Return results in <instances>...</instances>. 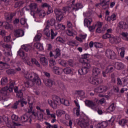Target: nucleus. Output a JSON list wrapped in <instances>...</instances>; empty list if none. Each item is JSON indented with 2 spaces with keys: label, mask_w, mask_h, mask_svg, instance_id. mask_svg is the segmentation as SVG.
<instances>
[{
  "label": "nucleus",
  "mask_w": 128,
  "mask_h": 128,
  "mask_svg": "<svg viewBox=\"0 0 128 128\" xmlns=\"http://www.w3.org/2000/svg\"><path fill=\"white\" fill-rule=\"evenodd\" d=\"M28 78H29V80H30V82H32V84L36 82L37 86L42 85V81L40 80V78L38 74L34 72H32L28 75Z\"/></svg>",
  "instance_id": "f257e3e1"
},
{
  "label": "nucleus",
  "mask_w": 128,
  "mask_h": 128,
  "mask_svg": "<svg viewBox=\"0 0 128 128\" xmlns=\"http://www.w3.org/2000/svg\"><path fill=\"white\" fill-rule=\"evenodd\" d=\"M56 16V20L57 22H60L64 19V12H62V9L56 8L54 10Z\"/></svg>",
  "instance_id": "f03ea898"
},
{
  "label": "nucleus",
  "mask_w": 128,
  "mask_h": 128,
  "mask_svg": "<svg viewBox=\"0 0 128 128\" xmlns=\"http://www.w3.org/2000/svg\"><path fill=\"white\" fill-rule=\"evenodd\" d=\"M18 55L20 56V58H22L23 62H24L28 63V62H30V58L28 57V54H26L24 53V52L22 50V49H20L18 52Z\"/></svg>",
  "instance_id": "7ed1b4c3"
},
{
  "label": "nucleus",
  "mask_w": 128,
  "mask_h": 128,
  "mask_svg": "<svg viewBox=\"0 0 128 128\" xmlns=\"http://www.w3.org/2000/svg\"><path fill=\"white\" fill-rule=\"evenodd\" d=\"M84 6L82 3H76L74 6H72V10H71L72 14L74 16H76V14H78V11L80 8H82Z\"/></svg>",
  "instance_id": "20e7f679"
},
{
  "label": "nucleus",
  "mask_w": 128,
  "mask_h": 128,
  "mask_svg": "<svg viewBox=\"0 0 128 128\" xmlns=\"http://www.w3.org/2000/svg\"><path fill=\"white\" fill-rule=\"evenodd\" d=\"M88 80L90 84H94V86H98L100 84H102V80L100 78H96L94 77L91 76L88 78Z\"/></svg>",
  "instance_id": "39448f33"
},
{
  "label": "nucleus",
  "mask_w": 128,
  "mask_h": 128,
  "mask_svg": "<svg viewBox=\"0 0 128 128\" xmlns=\"http://www.w3.org/2000/svg\"><path fill=\"white\" fill-rule=\"evenodd\" d=\"M106 56L108 58H110L111 60H116V54L114 52L110 49H107L106 50Z\"/></svg>",
  "instance_id": "423d86ee"
},
{
  "label": "nucleus",
  "mask_w": 128,
  "mask_h": 128,
  "mask_svg": "<svg viewBox=\"0 0 128 128\" xmlns=\"http://www.w3.org/2000/svg\"><path fill=\"white\" fill-rule=\"evenodd\" d=\"M28 6L30 10L31 16H34V15L38 12V10H36L38 5L36 3H31L28 5Z\"/></svg>",
  "instance_id": "0eeeda50"
},
{
  "label": "nucleus",
  "mask_w": 128,
  "mask_h": 128,
  "mask_svg": "<svg viewBox=\"0 0 128 128\" xmlns=\"http://www.w3.org/2000/svg\"><path fill=\"white\" fill-rule=\"evenodd\" d=\"M84 103L86 106L90 108L92 110H96V104L92 100H86L84 101Z\"/></svg>",
  "instance_id": "6e6552de"
},
{
  "label": "nucleus",
  "mask_w": 128,
  "mask_h": 128,
  "mask_svg": "<svg viewBox=\"0 0 128 128\" xmlns=\"http://www.w3.org/2000/svg\"><path fill=\"white\" fill-rule=\"evenodd\" d=\"M78 124H79L82 128H90V122L84 119L80 120L78 122Z\"/></svg>",
  "instance_id": "1a4fd4ad"
},
{
  "label": "nucleus",
  "mask_w": 128,
  "mask_h": 128,
  "mask_svg": "<svg viewBox=\"0 0 128 128\" xmlns=\"http://www.w3.org/2000/svg\"><path fill=\"white\" fill-rule=\"evenodd\" d=\"M14 34L16 38H20L24 36V31L20 29L16 30H14Z\"/></svg>",
  "instance_id": "9d476101"
},
{
  "label": "nucleus",
  "mask_w": 128,
  "mask_h": 128,
  "mask_svg": "<svg viewBox=\"0 0 128 128\" xmlns=\"http://www.w3.org/2000/svg\"><path fill=\"white\" fill-rule=\"evenodd\" d=\"M14 92L16 93L17 98H22L24 96V93L22 92V90H18V87L16 86L14 88Z\"/></svg>",
  "instance_id": "9b49d317"
},
{
  "label": "nucleus",
  "mask_w": 128,
  "mask_h": 128,
  "mask_svg": "<svg viewBox=\"0 0 128 128\" xmlns=\"http://www.w3.org/2000/svg\"><path fill=\"white\" fill-rule=\"evenodd\" d=\"M108 86H101L97 88V90L99 94H104L108 90Z\"/></svg>",
  "instance_id": "f8f14e48"
},
{
  "label": "nucleus",
  "mask_w": 128,
  "mask_h": 128,
  "mask_svg": "<svg viewBox=\"0 0 128 128\" xmlns=\"http://www.w3.org/2000/svg\"><path fill=\"white\" fill-rule=\"evenodd\" d=\"M14 88V83H11L10 84L9 87H8V86H6L2 88V90H4V92H6V90H8L10 92H12Z\"/></svg>",
  "instance_id": "ddd939ff"
},
{
  "label": "nucleus",
  "mask_w": 128,
  "mask_h": 128,
  "mask_svg": "<svg viewBox=\"0 0 128 128\" xmlns=\"http://www.w3.org/2000/svg\"><path fill=\"white\" fill-rule=\"evenodd\" d=\"M16 16V13H8V12H6L4 14L5 18L6 20H12V18Z\"/></svg>",
  "instance_id": "4468645a"
},
{
  "label": "nucleus",
  "mask_w": 128,
  "mask_h": 128,
  "mask_svg": "<svg viewBox=\"0 0 128 128\" xmlns=\"http://www.w3.org/2000/svg\"><path fill=\"white\" fill-rule=\"evenodd\" d=\"M53 72L56 74L62 76V74L63 70L62 68H58V67H54Z\"/></svg>",
  "instance_id": "2eb2a0df"
},
{
  "label": "nucleus",
  "mask_w": 128,
  "mask_h": 128,
  "mask_svg": "<svg viewBox=\"0 0 128 128\" xmlns=\"http://www.w3.org/2000/svg\"><path fill=\"white\" fill-rule=\"evenodd\" d=\"M50 26L47 24L44 30V34L47 38H50Z\"/></svg>",
  "instance_id": "dca6fc26"
},
{
  "label": "nucleus",
  "mask_w": 128,
  "mask_h": 128,
  "mask_svg": "<svg viewBox=\"0 0 128 128\" xmlns=\"http://www.w3.org/2000/svg\"><path fill=\"white\" fill-rule=\"evenodd\" d=\"M30 62H28L27 64L28 66H32V64H36L37 66H40V63L36 61L35 58H29Z\"/></svg>",
  "instance_id": "f3484780"
},
{
  "label": "nucleus",
  "mask_w": 128,
  "mask_h": 128,
  "mask_svg": "<svg viewBox=\"0 0 128 128\" xmlns=\"http://www.w3.org/2000/svg\"><path fill=\"white\" fill-rule=\"evenodd\" d=\"M102 70L98 68H94L92 69V75L94 76H98L100 74Z\"/></svg>",
  "instance_id": "a211bd4d"
},
{
  "label": "nucleus",
  "mask_w": 128,
  "mask_h": 128,
  "mask_svg": "<svg viewBox=\"0 0 128 128\" xmlns=\"http://www.w3.org/2000/svg\"><path fill=\"white\" fill-rule=\"evenodd\" d=\"M110 32H112V29L109 28L107 30V32L103 35L102 38L106 40V38H112V34H110Z\"/></svg>",
  "instance_id": "6ab92c4d"
},
{
  "label": "nucleus",
  "mask_w": 128,
  "mask_h": 128,
  "mask_svg": "<svg viewBox=\"0 0 128 128\" xmlns=\"http://www.w3.org/2000/svg\"><path fill=\"white\" fill-rule=\"evenodd\" d=\"M111 42L112 44H120V38L118 36H114L111 38Z\"/></svg>",
  "instance_id": "aec40b11"
},
{
  "label": "nucleus",
  "mask_w": 128,
  "mask_h": 128,
  "mask_svg": "<svg viewBox=\"0 0 128 128\" xmlns=\"http://www.w3.org/2000/svg\"><path fill=\"white\" fill-rule=\"evenodd\" d=\"M64 72L66 74H74V72L72 71V69L70 67L66 68L63 70Z\"/></svg>",
  "instance_id": "412c9836"
},
{
  "label": "nucleus",
  "mask_w": 128,
  "mask_h": 128,
  "mask_svg": "<svg viewBox=\"0 0 128 128\" xmlns=\"http://www.w3.org/2000/svg\"><path fill=\"white\" fill-rule=\"evenodd\" d=\"M19 98H20V100H18V102L19 104L20 102V106L21 108H24V106H26V104H28V102L26 101V100L23 97Z\"/></svg>",
  "instance_id": "4be33fe9"
},
{
  "label": "nucleus",
  "mask_w": 128,
  "mask_h": 128,
  "mask_svg": "<svg viewBox=\"0 0 128 128\" xmlns=\"http://www.w3.org/2000/svg\"><path fill=\"white\" fill-rule=\"evenodd\" d=\"M119 28H122V30H128V26L126 24V22H119V25H118Z\"/></svg>",
  "instance_id": "5701e85b"
},
{
  "label": "nucleus",
  "mask_w": 128,
  "mask_h": 128,
  "mask_svg": "<svg viewBox=\"0 0 128 128\" xmlns=\"http://www.w3.org/2000/svg\"><path fill=\"white\" fill-rule=\"evenodd\" d=\"M53 100L55 102V104H60V102H62V100H60V98L58 97V96L54 95L53 96Z\"/></svg>",
  "instance_id": "b1692460"
},
{
  "label": "nucleus",
  "mask_w": 128,
  "mask_h": 128,
  "mask_svg": "<svg viewBox=\"0 0 128 128\" xmlns=\"http://www.w3.org/2000/svg\"><path fill=\"white\" fill-rule=\"evenodd\" d=\"M4 25V27L5 28L6 30H13L14 27L12 26L10 24H9L8 22H2Z\"/></svg>",
  "instance_id": "393cba45"
},
{
  "label": "nucleus",
  "mask_w": 128,
  "mask_h": 128,
  "mask_svg": "<svg viewBox=\"0 0 128 128\" xmlns=\"http://www.w3.org/2000/svg\"><path fill=\"white\" fill-rule=\"evenodd\" d=\"M8 82V77H3L1 79L0 84L2 86H6Z\"/></svg>",
  "instance_id": "a878e982"
},
{
  "label": "nucleus",
  "mask_w": 128,
  "mask_h": 128,
  "mask_svg": "<svg viewBox=\"0 0 128 128\" xmlns=\"http://www.w3.org/2000/svg\"><path fill=\"white\" fill-rule=\"evenodd\" d=\"M37 10V12L38 13V14L40 16V18H44V16H46V12H44V10H40V11H38V9L37 8L36 9Z\"/></svg>",
  "instance_id": "bb28decb"
},
{
  "label": "nucleus",
  "mask_w": 128,
  "mask_h": 128,
  "mask_svg": "<svg viewBox=\"0 0 128 128\" xmlns=\"http://www.w3.org/2000/svg\"><path fill=\"white\" fill-rule=\"evenodd\" d=\"M92 20L90 18H85L84 20V26H86L87 28H88L92 24Z\"/></svg>",
  "instance_id": "cd10ccee"
},
{
  "label": "nucleus",
  "mask_w": 128,
  "mask_h": 128,
  "mask_svg": "<svg viewBox=\"0 0 128 128\" xmlns=\"http://www.w3.org/2000/svg\"><path fill=\"white\" fill-rule=\"evenodd\" d=\"M53 52L55 54L54 58H58V56H60L61 53L60 50V48H56Z\"/></svg>",
  "instance_id": "c85d7f7f"
},
{
  "label": "nucleus",
  "mask_w": 128,
  "mask_h": 128,
  "mask_svg": "<svg viewBox=\"0 0 128 128\" xmlns=\"http://www.w3.org/2000/svg\"><path fill=\"white\" fill-rule=\"evenodd\" d=\"M40 62L43 66H48V59L45 57H42L40 58Z\"/></svg>",
  "instance_id": "c756f323"
},
{
  "label": "nucleus",
  "mask_w": 128,
  "mask_h": 128,
  "mask_svg": "<svg viewBox=\"0 0 128 128\" xmlns=\"http://www.w3.org/2000/svg\"><path fill=\"white\" fill-rule=\"evenodd\" d=\"M88 70L86 69V68H84V67L78 70V74H80L81 75L86 74H88Z\"/></svg>",
  "instance_id": "7c9ffc66"
},
{
  "label": "nucleus",
  "mask_w": 128,
  "mask_h": 128,
  "mask_svg": "<svg viewBox=\"0 0 128 128\" xmlns=\"http://www.w3.org/2000/svg\"><path fill=\"white\" fill-rule=\"evenodd\" d=\"M116 68L118 70H124V64L122 62H118L116 63Z\"/></svg>",
  "instance_id": "2f4dec72"
},
{
  "label": "nucleus",
  "mask_w": 128,
  "mask_h": 128,
  "mask_svg": "<svg viewBox=\"0 0 128 128\" xmlns=\"http://www.w3.org/2000/svg\"><path fill=\"white\" fill-rule=\"evenodd\" d=\"M0 68H10V64L4 62H0Z\"/></svg>",
  "instance_id": "473e14b6"
},
{
  "label": "nucleus",
  "mask_w": 128,
  "mask_h": 128,
  "mask_svg": "<svg viewBox=\"0 0 128 128\" xmlns=\"http://www.w3.org/2000/svg\"><path fill=\"white\" fill-rule=\"evenodd\" d=\"M22 120H23L24 122H26L30 119V117L28 114H25L21 117Z\"/></svg>",
  "instance_id": "72a5a7b5"
},
{
  "label": "nucleus",
  "mask_w": 128,
  "mask_h": 128,
  "mask_svg": "<svg viewBox=\"0 0 128 128\" xmlns=\"http://www.w3.org/2000/svg\"><path fill=\"white\" fill-rule=\"evenodd\" d=\"M58 62L60 66H66L68 64V62L66 60H62V59L58 60Z\"/></svg>",
  "instance_id": "f704fd0d"
},
{
  "label": "nucleus",
  "mask_w": 128,
  "mask_h": 128,
  "mask_svg": "<svg viewBox=\"0 0 128 128\" xmlns=\"http://www.w3.org/2000/svg\"><path fill=\"white\" fill-rule=\"evenodd\" d=\"M24 84L26 88H30V86H34V84L32 81L27 80L26 82H24Z\"/></svg>",
  "instance_id": "c9c22d12"
},
{
  "label": "nucleus",
  "mask_w": 128,
  "mask_h": 128,
  "mask_svg": "<svg viewBox=\"0 0 128 128\" xmlns=\"http://www.w3.org/2000/svg\"><path fill=\"white\" fill-rule=\"evenodd\" d=\"M22 50H24L26 52H28L32 48V47H30V46L29 45H23L22 46Z\"/></svg>",
  "instance_id": "e433bc0d"
},
{
  "label": "nucleus",
  "mask_w": 128,
  "mask_h": 128,
  "mask_svg": "<svg viewBox=\"0 0 128 128\" xmlns=\"http://www.w3.org/2000/svg\"><path fill=\"white\" fill-rule=\"evenodd\" d=\"M6 73L7 74H8V76H10L12 74H16V71L12 69H9L6 70Z\"/></svg>",
  "instance_id": "4c0bfd02"
},
{
  "label": "nucleus",
  "mask_w": 128,
  "mask_h": 128,
  "mask_svg": "<svg viewBox=\"0 0 128 128\" xmlns=\"http://www.w3.org/2000/svg\"><path fill=\"white\" fill-rule=\"evenodd\" d=\"M42 38V34L38 33L36 34V36L34 38V40L35 42H40V38Z\"/></svg>",
  "instance_id": "58836bf2"
},
{
  "label": "nucleus",
  "mask_w": 128,
  "mask_h": 128,
  "mask_svg": "<svg viewBox=\"0 0 128 128\" xmlns=\"http://www.w3.org/2000/svg\"><path fill=\"white\" fill-rule=\"evenodd\" d=\"M11 118L12 120H15L16 122H20V119L18 118V116L15 114H12L11 116Z\"/></svg>",
  "instance_id": "ea45409f"
},
{
  "label": "nucleus",
  "mask_w": 128,
  "mask_h": 128,
  "mask_svg": "<svg viewBox=\"0 0 128 128\" xmlns=\"http://www.w3.org/2000/svg\"><path fill=\"white\" fill-rule=\"evenodd\" d=\"M34 46L38 50H42V45L40 43H36L34 44Z\"/></svg>",
  "instance_id": "a19ab883"
},
{
  "label": "nucleus",
  "mask_w": 128,
  "mask_h": 128,
  "mask_svg": "<svg viewBox=\"0 0 128 128\" xmlns=\"http://www.w3.org/2000/svg\"><path fill=\"white\" fill-rule=\"evenodd\" d=\"M50 30H51V32H50L51 40H54V38H56V36H58V32H56L54 33V30H52V29H51Z\"/></svg>",
  "instance_id": "79ce46f5"
},
{
  "label": "nucleus",
  "mask_w": 128,
  "mask_h": 128,
  "mask_svg": "<svg viewBox=\"0 0 128 128\" xmlns=\"http://www.w3.org/2000/svg\"><path fill=\"white\" fill-rule=\"evenodd\" d=\"M2 48H7V50H10L12 48V46L8 44H2Z\"/></svg>",
  "instance_id": "37998d69"
},
{
  "label": "nucleus",
  "mask_w": 128,
  "mask_h": 128,
  "mask_svg": "<svg viewBox=\"0 0 128 128\" xmlns=\"http://www.w3.org/2000/svg\"><path fill=\"white\" fill-rule=\"evenodd\" d=\"M48 22V24H50V26H54L55 24H56V20H54V19H51L50 20H48L47 21Z\"/></svg>",
  "instance_id": "c03bdc74"
},
{
  "label": "nucleus",
  "mask_w": 128,
  "mask_h": 128,
  "mask_svg": "<svg viewBox=\"0 0 128 128\" xmlns=\"http://www.w3.org/2000/svg\"><path fill=\"white\" fill-rule=\"evenodd\" d=\"M114 70V66H108L106 68V70L108 72H112Z\"/></svg>",
  "instance_id": "a18cd8bd"
},
{
  "label": "nucleus",
  "mask_w": 128,
  "mask_h": 128,
  "mask_svg": "<svg viewBox=\"0 0 128 128\" xmlns=\"http://www.w3.org/2000/svg\"><path fill=\"white\" fill-rule=\"evenodd\" d=\"M121 35L122 37L124 38L125 40H127L128 42V32H122L121 34Z\"/></svg>",
  "instance_id": "49530a36"
},
{
  "label": "nucleus",
  "mask_w": 128,
  "mask_h": 128,
  "mask_svg": "<svg viewBox=\"0 0 128 128\" xmlns=\"http://www.w3.org/2000/svg\"><path fill=\"white\" fill-rule=\"evenodd\" d=\"M66 44H68L71 46H74V44H76V42L74 40H68L66 42Z\"/></svg>",
  "instance_id": "de8ad7c7"
},
{
  "label": "nucleus",
  "mask_w": 128,
  "mask_h": 128,
  "mask_svg": "<svg viewBox=\"0 0 128 128\" xmlns=\"http://www.w3.org/2000/svg\"><path fill=\"white\" fill-rule=\"evenodd\" d=\"M83 68L86 70H88V68H90V64L85 62V63L83 64Z\"/></svg>",
  "instance_id": "09e8293b"
},
{
  "label": "nucleus",
  "mask_w": 128,
  "mask_h": 128,
  "mask_svg": "<svg viewBox=\"0 0 128 128\" xmlns=\"http://www.w3.org/2000/svg\"><path fill=\"white\" fill-rule=\"evenodd\" d=\"M110 2V0L107 1L106 2L105 0H103L102 2L100 3V4H104L102 5V8H104V6H109V3Z\"/></svg>",
  "instance_id": "8fccbe9b"
},
{
  "label": "nucleus",
  "mask_w": 128,
  "mask_h": 128,
  "mask_svg": "<svg viewBox=\"0 0 128 128\" xmlns=\"http://www.w3.org/2000/svg\"><path fill=\"white\" fill-rule=\"evenodd\" d=\"M127 122L126 120H121L120 121H119V124H120V126H124V125L126 124V123Z\"/></svg>",
  "instance_id": "3c124183"
},
{
  "label": "nucleus",
  "mask_w": 128,
  "mask_h": 128,
  "mask_svg": "<svg viewBox=\"0 0 128 128\" xmlns=\"http://www.w3.org/2000/svg\"><path fill=\"white\" fill-rule=\"evenodd\" d=\"M76 94H78L80 96H84V92L82 90H78L76 92Z\"/></svg>",
  "instance_id": "603ef678"
},
{
  "label": "nucleus",
  "mask_w": 128,
  "mask_h": 128,
  "mask_svg": "<svg viewBox=\"0 0 128 128\" xmlns=\"http://www.w3.org/2000/svg\"><path fill=\"white\" fill-rule=\"evenodd\" d=\"M3 24H4V23H2V22H0V36H4V34H5L4 30H2L0 29L2 26Z\"/></svg>",
  "instance_id": "864d4df0"
},
{
  "label": "nucleus",
  "mask_w": 128,
  "mask_h": 128,
  "mask_svg": "<svg viewBox=\"0 0 128 128\" xmlns=\"http://www.w3.org/2000/svg\"><path fill=\"white\" fill-rule=\"evenodd\" d=\"M18 100L16 101L14 104H13V106H12V108H13V110H16V108H18Z\"/></svg>",
  "instance_id": "5fc2aeb1"
},
{
  "label": "nucleus",
  "mask_w": 128,
  "mask_h": 128,
  "mask_svg": "<svg viewBox=\"0 0 128 128\" xmlns=\"http://www.w3.org/2000/svg\"><path fill=\"white\" fill-rule=\"evenodd\" d=\"M3 104L4 106H10V102L5 98V100H4Z\"/></svg>",
  "instance_id": "6e6d98bb"
},
{
  "label": "nucleus",
  "mask_w": 128,
  "mask_h": 128,
  "mask_svg": "<svg viewBox=\"0 0 128 128\" xmlns=\"http://www.w3.org/2000/svg\"><path fill=\"white\" fill-rule=\"evenodd\" d=\"M94 46L95 48H102V43L100 42H94Z\"/></svg>",
  "instance_id": "4d7b16f0"
},
{
  "label": "nucleus",
  "mask_w": 128,
  "mask_h": 128,
  "mask_svg": "<svg viewBox=\"0 0 128 128\" xmlns=\"http://www.w3.org/2000/svg\"><path fill=\"white\" fill-rule=\"evenodd\" d=\"M54 12V10H52V7L50 6H49L48 8V11L46 12V14H51V12Z\"/></svg>",
  "instance_id": "13d9d810"
},
{
  "label": "nucleus",
  "mask_w": 128,
  "mask_h": 128,
  "mask_svg": "<svg viewBox=\"0 0 128 128\" xmlns=\"http://www.w3.org/2000/svg\"><path fill=\"white\" fill-rule=\"evenodd\" d=\"M20 24L24 26V24H26V20L24 18H22L20 20Z\"/></svg>",
  "instance_id": "bf43d9fd"
},
{
  "label": "nucleus",
  "mask_w": 128,
  "mask_h": 128,
  "mask_svg": "<svg viewBox=\"0 0 128 128\" xmlns=\"http://www.w3.org/2000/svg\"><path fill=\"white\" fill-rule=\"evenodd\" d=\"M4 40L6 42H9L10 40V36H5L4 38Z\"/></svg>",
  "instance_id": "052dcab7"
},
{
  "label": "nucleus",
  "mask_w": 128,
  "mask_h": 128,
  "mask_svg": "<svg viewBox=\"0 0 128 128\" xmlns=\"http://www.w3.org/2000/svg\"><path fill=\"white\" fill-rule=\"evenodd\" d=\"M86 60H88V59H84L82 57V58H80L79 59V62H81L82 64H84L86 63Z\"/></svg>",
  "instance_id": "680f3d73"
},
{
  "label": "nucleus",
  "mask_w": 128,
  "mask_h": 128,
  "mask_svg": "<svg viewBox=\"0 0 128 128\" xmlns=\"http://www.w3.org/2000/svg\"><path fill=\"white\" fill-rule=\"evenodd\" d=\"M117 84L118 86H122V80L120 78H117Z\"/></svg>",
  "instance_id": "e2e57ef3"
},
{
  "label": "nucleus",
  "mask_w": 128,
  "mask_h": 128,
  "mask_svg": "<svg viewBox=\"0 0 128 128\" xmlns=\"http://www.w3.org/2000/svg\"><path fill=\"white\" fill-rule=\"evenodd\" d=\"M116 108H114V105H111L108 108V110H110V112H114V110Z\"/></svg>",
  "instance_id": "0e129e2a"
},
{
  "label": "nucleus",
  "mask_w": 128,
  "mask_h": 128,
  "mask_svg": "<svg viewBox=\"0 0 128 128\" xmlns=\"http://www.w3.org/2000/svg\"><path fill=\"white\" fill-rule=\"evenodd\" d=\"M57 112L59 116H62V114H66V112L64 111L60 110H58Z\"/></svg>",
  "instance_id": "69168bd1"
},
{
  "label": "nucleus",
  "mask_w": 128,
  "mask_h": 128,
  "mask_svg": "<svg viewBox=\"0 0 128 128\" xmlns=\"http://www.w3.org/2000/svg\"><path fill=\"white\" fill-rule=\"evenodd\" d=\"M90 54H84L83 55H82V58H84V60H88V58H90Z\"/></svg>",
  "instance_id": "338daca9"
},
{
  "label": "nucleus",
  "mask_w": 128,
  "mask_h": 128,
  "mask_svg": "<svg viewBox=\"0 0 128 128\" xmlns=\"http://www.w3.org/2000/svg\"><path fill=\"white\" fill-rule=\"evenodd\" d=\"M56 42H64V40L60 37H58L56 38Z\"/></svg>",
  "instance_id": "774afa93"
}]
</instances>
